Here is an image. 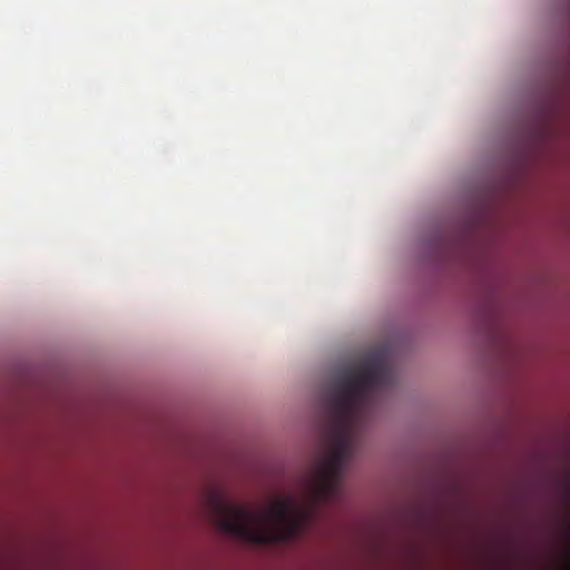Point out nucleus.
<instances>
[{"instance_id": "1", "label": "nucleus", "mask_w": 570, "mask_h": 570, "mask_svg": "<svg viewBox=\"0 0 570 570\" xmlns=\"http://www.w3.org/2000/svg\"><path fill=\"white\" fill-rule=\"evenodd\" d=\"M394 379L383 353L371 354L338 373L324 395L330 448L306 478L301 495H279L263 509L254 510L215 491L209 494L208 505L216 525L227 534L257 544L299 538L321 508L341 497L344 468L357 451L375 394L391 387Z\"/></svg>"}]
</instances>
